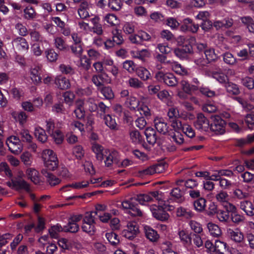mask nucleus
<instances>
[{
	"instance_id": "f257e3e1",
	"label": "nucleus",
	"mask_w": 254,
	"mask_h": 254,
	"mask_svg": "<svg viewBox=\"0 0 254 254\" xmlns=\"http://www.w3.org/2000/svg\"><path fill=\"white\" fill-rule=\"evenodd\" d=\"M158 201V205L156 204L150 206V209L153 216L158 220L165 221L169 218V214L166 212V209H171L169 207V200L167 199L162 198V194L160 195V199H156Z\"/></svg>"
},
{
	"instance_id": "f03ea898",
	"label": "nucleus",
	"mask_w": 254,
	"mask_h": 254,
	"mask_svg": "<svg viewBox=\"0 0 254 254\" xmlns=\"http://www.w3.org/2000/svg\"><path fill=\"white\" fill-rule=\"evenodd\" d=\"M42 157L45 167L50 171L56 170L59 166V160L55 152L52 150H44Z\"/></svg>"
},
{
	"instance_id": "7ed1b4c3",
	"label": "nucleus",
	"mask_w": 254,
	"mask_h": 254,
	"mask_svg": "<svg viewBox=\"0 0 254 254\" xmlns=\"http://www.w3.org/2000/svg\"><path fill=\"white\" fill-rule=\"evenodd\" d=\"M171 127L174 131L170 130L169 136L171 141L176 142L179 145L183 144L184 142L183 135L181 134V131L184 127V124L177 119H173L171 122Z\"/></svg>"
},
{
	"instance_id": "20e7f679",
	"label": "nucleus",
	"mask_w": 254,
	"mask_h": 254,
	"mask_svg": "<svg viewBox=\"0 0 254 254\" xmlns=\"http://www.w3.org/2000/svg\"><path fill=\"white\" fill-rule=\"evenodd\" d=\"M235 100L241 105L244 111L251 112L246 116L245 122L250 129H254V107L240 97H235Z\"/></svg>"
},
{
	"instance_id": "39448f33",
	"label": "nucleus",
	"mask_w": 254,
	"mask_h": 254,
	"mask_svg": "<svg viewBox=\"0 0 254 254\" xmlns=\"http://www.w3.org/2000/svg\"><path fill=\"white\" fill-rule=\"evenodd\" d=\"M118 207H122L127 213L133 216H140L142 215L141 211L138 208L135 198H130L123 201Z\"/></svg>"
},
{
	"instance_id": "423d86ee",
	"label": "nucleus",
	"mask_w": 254,
	"mask_h": 254,
	"mask_svg": "<svg viewBox=\"0 0 254 254\" xmlns=\"http://www.w3.org/2000/svg\"><path fill=\"white\" fill-rule=\"evenodd\" d=\"M118 207H122L127 213L133 216H140L142 215L141 211L138 208L135 198H130L123 201Z\"/></svg>"
},
{
	"instance_id": "0eeeda50",
	"label": "nucleus",
	"mask_w": 254,
	"mask_h": 254,
	"mask_svg": "<svg viewBox=\"0 0 254 254\" xmlns=\"http://www.w3.org/2000/svg\"><path fill=\"white\" fill-rule=\"evenodd\" d=\"M24 174L22 171L19 172L18 176L14 179H11L10 181L7 182V185L11 188L19 190H24L27 191H30L29 184L22 179Z\"/></svg>"
},
{
	"instance_id": "6e6552de",
	"label": "nucleus",
	"mask_w": 254,
	"mask_h": 254,
	"mask_svg": "<svg viewBox=\"0 0 254 254\" xmlns=\"http://www.w3.org/2000/svg\"><path fill=\"white\" fill-rule=\"evenodd\" d=\"M6 143L9 150L14 154H19L23 149V145L20 139L16 136L9 137L6 141Z\"/></svg>"
},
{
	"instance_id": "1a4fd4ad",
	"label": "nucleus",
	"mask_w": 254,
	"mask_h": 254,
	"mask_svg": "<svg viewBox=\"0 0 254 254\" xmlns=\"http://www.w3.org/2000/svg\"><path fill=\"white\" fill-rule=\"evenodd\" d=\"M212 122L210 124L209 130L217 134H223L225 132V121L218 116L212 117Z\"/></svg>"
},
{
	"instance_id": "9d476101",
	"label": "nucleus",
	"mask_w": 254,
	"mask_h": 254,
	"mask_svg": "<svg viewBox=\"0 0 254 254\" xmlns=\"http://www.w3.org/2000/svg\"><path fill=\"white\" fill-rule=\"evenodd\" d=\"M161 193L159 191H152L148 194H140L135 198L136 202L138 201L141 205H146L148 202L160 199Z\"/></svg>"
},
{
	"instance_id": "9b49d317",
	"label": "nucleus",
	"mask_w": 254,
	"mask_h": 254,
	"mask_svg": "<svg viewBox=\"0 0 254 254\" xmlns=\"http://www.w3.org/2000/svg\"><path fill=\"white\" fill-rule=\"evenodd\" d=\"M195 127L201 131H208L210 129V122L202 114H198L196 120L194 123Z\"/></svg>"
},
{
	"instance_id": "f8f14e48",
	"label": "nucleus",
	"mask_w": 254,
	"mask_h": 254,
	"mask_svg": "<svg viewBox=\"0 0 254 254\" xmlns=\"http://www.w3.org/2000/svg\"><path fill=\"white\" fill-rule=\"evenodd\" d=\"M139 228L137 223L135 221L128 222L127 228L124 230L123 235L127 239L131 240L134 238L138 233Z\"/></svg>"
},
{
	"instance_id": "ddd939ff",
	"label": "nucleus",
	"mask_w": 254,
	"mask_h": 254,
	"mask_svg": "<svg viewBox=\"0 0 254 254\" xmlns=\"http://www.w3.org/2000/svg\"><path fill=\"white\" fill-rule=\"evenodd\" d=\"M105 157V164L107 167L111 166L113 164L119 163V154L115 150H105L104 154Z\"/></svg>"
},
{
	"instance_id": "4468645a",
	"label": "nucleus",
	"mask_w": 254,
	"mask_h": 254,
	"mask_svg": "<svg viewBox=\"0 0 254 254\" xmlns=\"http://www.w3.org/2000/svg\"><path fill=\"white\" fill-rule=\"evenodd\" d=\"M164 170V167L161 164H156L141 169L138 171V174L140 177H143L148 175H151L155 173H160Z\"/></svg>"
},
{
	"instance_id": "2eb2a0df",
	"label": "nucleus",
	"mask_w": 254,
	"mask_h": 254,
	"mask_svg": "<svg viewBox=\"0 0 254 254\" xmlns=\"http://www.w3.org/2000/svg\"><path fill=\"white\" fill-rule=\"evenodd\" d=\"M13 48L20 52H27L29 49V44L25 38L17 37L12 41Z\"/></svg>"
},
{
	"instance_id": "dca6fc26",
	"label": "nucleus",
	"mask_w": 254,
	"mask_h": 254,
	"mask_svg": "<svg viewBox=\"0 0 254 254\" xmlns=\"http://www.w3.org/2000/svg\"><path fill=\"white\" fill-rule=\"evenodd\" d=\"M30 77L32 82L38 84L41 82V68L39 65H33L31 67L29 71Z\"/></svg>"
},
{
	"instance_id": "f3484780",
	"label": "nucleus",
	"mask_w": 254,
	"mask_h": 254,
	"mask_svg": "<svg viewBox=\"0 0 254 254\" xmlns=\"http://www.w3.org/2000/svg\"><path fill=\"white\" fill-rule=\"evenodd\" d=\"M228 234L231 240L235 243H241L244 240V235L239 229L228 230Z\"/></svg>"
},
{
	"instance_id": "a211bd4d",
	"label": "nucleus",
	"mask_w": 254,
	"mask_h": 254,
	"mask_svg": "<svg viewBox=\"0 0 254 254\" xmlns=\"http://www.w3.org/2000/svg\"><path fill=\"white\" fill-rule=\"evenodd\" d=\"M168 64L172 68V69L177 74L185 75L188 74V71L187 68L179 64L178 62L174 61H168L167 62Z\"/></svg>"
},
{
	"instance_id": "6ab92c4d",
	"label": "nucleus",
	"mask_w": 254,
	"mask_h": 254,
	"mask_svg": "<svg viewBox=\"0 0 254 254\" xmlns=\"http://www.w3.org/2000/svg\"><path fill=\"white\" fill-rule=\"evenodd\" d=\"M154 126L156 130L163 134L168 133L169 135L170 130H168V126L162 118H156L154 120Z\"/></svg>"
},
{
	"instance_id": "aec40b11",
	"label": "nucleus",
	"mask_w": 254,
	"mask_h": 254,
	"mask_svg": "<svg viewBox=\"0 0 254 254\" xmlns=\"http://www.w3.org/2000/svg\"><path fill=\"white\" fill-rule=\"evenodd\" d=\"M192 51V47L190 45H186L181 48H177L174 50L175 55L181 60L188 58V55Z\"/></svg>"
},
{
	"instance_id": "412c9836",
	"label": "nucleus",
	"mask_w": 254,
	"mask_h": 254,
	"mask_svg": "<svg viewBox=\"0 0 254 254\" xmlns=\"http://www.w3.org/2000/svg\"><path fill=\"white\" fill-rule=\"evenodd\" d=\"M176 215L178 217L190 219L194 216V213L189 208L180 206L177 208Z\"/></svg>"
},
{
	"instance_id": "4be33fe9",
	"label": "nucleus",
	"mask_w": 254,
	"mask_h": 254,
	"mask_svg": "<svg viewBox=\"0 0 254 254\" xmlns=\"http://www.w3.org/2000/svg\"><path fill=\"white\" fill-rule=\"evenodd\" d=\"M41 173L46 178L47 181L51 186H55L59 184L61 182L59 178H58L52 173L48 172L47 169H42Z\"/></svg>"
},
{
	"instance_id": "5701e85b",
	"label": "nucleus",
	"mask_w": 254,
	"mask_h": 254,
	"mask_svg": "<svg viewBox=\"0 0 254 254\" xmlns=\"http://www.w3.org/2000/svg\"><path fill=\"white\" fill-rule=\"evenodd\" d=\"M89 185V182L88 181H82L81 182H77L65 185L61 189V190L67 191L69 190V188H73L74 189H82L86 188Z\"/></svg>"
},
{
	"instance_id": "b1692460",
	"label": "nucleus",
	"mask_w": 254,
	"mask_h": 254,
	"mask_svg": "<svg viewBox=\"0 0 254 254\" xmlns=\"http://www.w3.org/2000/svg\"><path fill=\"white\" fill-rule=\"evenodd\" d=\"M55 83L61 89H67L70 87L69 80L61 75H58L55 77Z\"/></svg>"
},
{
	"instance_id": "393cba45",
	"label": "nucleus",
	"mask_w": 254,
	"mask_h": 254,
	"mask_svg": "<svg viewBox=\"0 0 254 254\" xmlns=\"http://www.w3.org/2000/svg\"><path fill=\"white\" fill-rule=\"evenodd\" d=\"M25 175L28 179L30 180L35 184L40 183L38 172L34 168H28L25 171Z\"/></svg>"
},
{
	"instance_id": "a878e982",
	"label": "nucleus",
	"mask_w": 254,
	"mask_h": 254,
	"mask_svg": "<svg viewBox=\"0 0 254 254\" xmlns=\"http://www.w3.org/2000/svg\"><path fill=\"white\" fill-rule=\"evenodd\" d=\"M240 207L248 216L254 215V207L252 202L249 200H243L240 203Z\"/></svg>"
},
{
	"instance_id": "bb28decb",
	"label": "nucleus",
	"mask_w": 254,
	"mask_h": 254,
	"mask_svg": "<svg viewBox=\"0 0 254 254\" xmlns=\"http://www.w3.org/2000/svg\"><path fill=\"white\" fill-rule=\"evenodd\" d=\"M144 230L146 238L152 242H157L159 238V235L157 231L153 229L151 227L148 226H145Z\"/></svg>"
},
{
	"instance_id": "cd10ccee",
	"label": "nucleus",
	"mask_w": 254,
	"mask_h": 254,
	"mask_svg": "<svg viewBox=\"0 0 254 254\" xmlns=\"http://www.w3.org/2000/svg\"><path fill=\"white\" fill-rule=\"evenodd\" d=\"M180 85L182 90L188 94H191L198 89V86L190 85L188 81L185 79L181 81Z\"/></svg>"
},
{
	"instance_id": "c85d7f7f",
	"label": "nucleus",
	"mask_w": 254,
	"mask_h": 254,
	"mask_svg": "<svg viewBox=\"0 0 254 254\" xmlns=\"http://www.w3.org/2000/svg\"><path fill=\"white\" fill-rule=\"evenodd\" d=\"M92 150L96 154L98 160L102 161L104 159V148L102 146L97 143H93L92 145Z\"/></svg>"
},
{
	"instance_id": "c756f323",
	"label": "nucleus",
	"mask_w": 254,
	"mask_h": 254,
	"mask_svg": "<svg viewBox=\"0 0 254 254\" xmlns=\"http://www.w3.org/2000/svg\"><path fill=\"white\" fill-rule=\"evenodd\" d=\"M233 24V21L231 18H226L223 20H216L214 23V26L216 29H219L221 28H229L232 26Z\"/></svg>"
},
{
	"instance_id": "7c9ffc66",
	"label": "nucleus",
	"mask_w": 254,
	"mask_h": 254,
	"mask_svg": "<svg viewBox=\"0 0 254 254\" xmlns=\"http://www.w3.org/2000/svg\"><path fill=\"white\" fill-rule=\"evenodd\" d=\"M214 249L213 254H224L225 251L228 250V247L226 243L219 240L215 241Z\"/></svg>"
},
{
	"instance_id": "2f4dec72",
	"label": "nucleus",
	"mask_w": 254,
	"mask_h": 254,
	"mask_svg": "<svg viewBox=\"0 0 254 254\" xmlns=\"http://www.w3.org/2000/svg\"><path fill=\"white\" fill-rule=\"evenodd\" d=\"M102 118L103 119L105 124L111 129L116 130L118 129V125L116 120L109 114L104 115Z\"/></svg>"
},
{
	"instance_id": "473e14b6",
	"label": "nucleus",
	"mask_w": 254,
	"mask_h": 254,
	"mask_svg": "<svg viewBox=\"0 0 254 254\" xmlns=\"http://www.w3.org/2000/svg\"><path fill=\"white\" fill-rule=\"evenodd\" d=\"M178 235L181 242L185 245L189 246L191 244V239L188 232L185 230H180Z\"/></svg>"
},
{
	"instance_id": "72a5a7b5",
	"label": "nucleus",
	"mask_w": 254,
	"mask_h": 254,
	"mask_svg": "<svg viewBox=\"0 0 254 254\" xmlns=\"http://www.w3.org/2000/svg\"><path fill=\"white\" fill-rule=\"evenodd\" d=\"M172 246L173 245L171 242L168 241L163 242L160 246L162 254H179L178 253L173 251Z\"/></svg>"
},
{
	"instance_id": "f704fd0d",
	"label": "nucleus",
	"mask_w": 254,
	"mask_h": 254,
	"mask_svg": "<svg viewBox=\"0 0 254 254\" xmlns=\"http://www.w3.org/2000/svg\"><path fill=\"white\" fill-rule=\"evenodd\" d=\"M34 135L37 140L42 143L45 142L48 138L45 130L39 127L35 128Z\"/></svg>"
},
{
	"instance_id": "c9c22d12",
	"label": "nucleus",
	"mask_w": 254,
	"mask_h": 254,
	"mask_svg": "<svg viewBox=\"0 0 254 254\" xmlns=\"http://www.w3.org/2000/svg\"><path fill=\"white\" fill-rule=\"evenodd\" d=\"M211 76L215 79L221 84L225 85L228 81V78L227 76L225 75L220 70L218 71H213L211 73Z\"/></svg>"
},
{
	"instance_id": "e433bc0d",
	"label": "nucleus",
	"mask_w": 254,
	"mask_h": 254,
	"mask_svg": "<svg viewBox=\"0 0 254 254\" xmlns=\"http://www.w3.org/2000/svg\"><path fill=\"white\" fill-rule=\"evenodd\" d=\"M207 228L211 236L218 237L221 235V230L219 227L211 222L207 224Z\"/></svg>"
},
{
	"instance_id": "4c0bfd02",
	"label": "nucleus",
	"mask_w": 254,
	"mask_h": 254,
	"mask_svg": "<svg viewBox=\"0 0 254 254\" xmlns=\"http://www.w3.org/2000/svg\"><path fill=\"white\" fill-rule=\"evenodd\" d=\"M130 139L134 144H141L143 141V136L137 130H132L129 133Z\"/></svg>"
},
{
	"instance_id": "58836bf2",
	"label": "nucleus",
	"mask_w": 254,
	"mask_h": 254,
	"mask_svg": "<svg viewBox=\"0 0 254 254\" xmlns=\"http://www.w3.org/2000/svg\"><path fill=\"white\" fill-rule=\"evenodd\" d=\"M105 24H108L109 26H115L119 23L117 16L113 14H107L103 18Z\"/></svg>"
},
{
	"instance_id": "ea45409f",
	"label": "nucleus",
	"mask_w": 254,
	"mask_h": 254,
	"mask_svg": "<svg viewBox=\"0 0 254 254\" xmlns=\"http://www.w3.org/2000/svg\"><path fill=\"white\" fill-rule=\"evenodd\" d=\"M216 200L220 203L222 206L230 200V197L226 191L224 190L220 191L216 195Z\"/></svg>"
},
{
	"instance_id": "a19ab883",
	"label": "nucleus",
	"mask_w": 254,
	"mask_h": 254,
	"mask_svg": "<svg viewBox=\"0 0 254 254\" xmlns=\"http://www.w3.org/2000/svg\"><path fill=\"white\" fill-rule=\"evenodd\" d=\"M79 17L82 19H86L90 17L88 10V4L87 2H82L78 10Z\"/></svg>"
},
{
	"instance_id": "79ce46f5",
	"label": "nucleus",
	"mask_w": 254,
	"mask_h": 254,
	"mask_svg": "<svg viewBox=\"0 0 254 254\" xmlns=\"http://www.w3.org/2000/svg\"><path fill=\"white\" fill-rule=\"evenodd\" d=\"M126 104L131 110H136L139 106V102L136 97L130 96L127 98Z\"/></svg>"
},
{
	"instance_id": "37998d69",
	"label": "nucleus",
	"mask_w": 254,
	"mask_h": 254,
	"mask_svg": "<svg viewBox=\"0 0 254 254\" xmlns=\"http://www.w3.org/2000/svg\"><path fill=\"white\" fill-rule=\"evenodd\" d=\"M18 137L21 141L26 142L32 141L33 137L29 131L26 129H22L18 133Z\"/></svg>"
},
{
	"instance_id": "c03bdc74",
	"label": "nucleus",
	"mask_w": 254,
	"mask_h": 254,
	"mask_svg": "<svg viewBox=\"0 0 254 254\" xmlns=\"http://www.w3.org/2000/svg\"><path fill=\"white\" fill-rule=\"evenodd\" d=\"M126 83L129 86L135 89L141 88L143 87V83L135 77L129 78Z\"/></svg>"
},
{
	"instance_id": "a18cd8bd",
	"label": "nucleus",
	"mask_w": 254,
	"mask_h": 254,
	"mask_svg": "<svg viewBox=\"0 0 254 254\" xmlns=\"http://www.w3.org/2000/svg\"><path fill=\"white\" fill-rule=\"evenodd\" d=\"M151 52L147 49H142L132 53V56L137 59L143 60L150 57Z\"/></svg>"
},
{
	"instance_id": "49530a36",
	"label": "nucleus",
	"mask_w": 254,
	"mask_h": 254,
	"mask_svg": "<svg viewBox=\"0 0 254 254\" xmlns=\"http://www.w3.org/2000/svg\"><path fill=\"white\" fill-rule=\"evenodd\" d=\"M12 117L21 125H23L26 121L27 116L23 112H14L12 113Z\"/></svg>"
},
{
	"instance_id": "de8ad7c7",
	"label": "nucleus",
	"mask_w": 254,
	"mask_h": 254,
	"mask_svg": "<svg viewBox=\"0 0 254 254\" xmlns=\"http://www.w3.org/2000/svg\"><path fill=\"white\" fill-rule=\"evenodd\" d=\"M99 90L106 99H112L114 97V94L109 86L101 87Z\"/></svg>"
},
{
	"instance_id": "09e8293b",
	"label": "nucleus",
	"mask_w": 254,
	"mask_h": 254,
	"mask_svg": "<svg viewBox=\"0 0 254 254\" xmlns=\"http://www.w3.org/2000/svg\"><path fill=\"white\" fill-rule=\"evenodd\" d=\"M30 36L31 40L33 42H37L38 43L43 44L44 43H47V40H43V37L40 35L39 32L32 30L30 32Z\"/></svg>"
},
{
	"instance_id": "8fccbe9b",
	"label": "nucleus",
	"mask_w": 254,
	"mask_h": 254,
	"mask_svg": "<svg viewBox=\"0 0 254 254\" xmlns=\"http://www.w3.org/2000/svg\"><path fill=\"white\" fill-rule=\"evenodd\" d=\"M241 21L247 25L249 32L254 33V20L249 16H246L242 17Z\"/></svg>"
},
{
	"instance_id": "3c124183",
	"label": "nucleus",
	"mask_w": 254,
	"mask_h": 254,
	"mask_svg": "<svg viewBox=\"0 0 254 254\" xmlns=\"http://www.w3.org/2000/svg\"><path fill=\"white\" fill-rule=\"evenodd\" d=\"M136 74L138 77L143 80H148L151 75L150 72L145 68L140 67L136 70Z\"/></svg>"
},
{
	"instance_id": "603ef678",
	"label": "nucleus",
	"mask_w": 254,
	"mask_h": 254,
	"mask_svg": "<svg viewBox=\"0 0 254 254\" xmlns=\"http://www.w3.org/2000/svg\"><path fill=\"white\" fill-rule=\"evenodd\" d=\"M72 154L78 160H81L84 155V150L80 145L75 146L72 149Z\"/></svg>"
},
{
	"instance_id": "864d4df0",
	"label": "nucleus",
	"mask_w": 254,
	"mask_h": 254,
	"mask_svg": "<svg viewBox=\"0 0 254 254\" xmlns=\"http://www.w3.org/2000/svg\"><path fill=\"white\" fill-rule=\"evenodd\" d=\"M194 209L199 212H202L205 210L206 207V200L200 197L195 200L193 203Z\"/></svg>"
},
{
	"instance_id": "5fc2aeb1",
	"label": "nucleus",
	"mask_w": 254,
	"mask_h": 254,
	"mask_svg": "<svg viewBox=\"0 0 254 254\" xmlns=\"http://www.w3.org/2000/svg\"><path fill=\"white\" fill-rule=\"evenodd\" d=\"M165 77L163 82L168 86H175L178 84V81L173 74L167 73Z\"/></svg>"
},
{
	"instance_id": "6e6d98bb",
	"label": "nucleus",
	"mask_w": 254,
	"mask_h": 254,
	"mask_svg": "<svg viewBox=\"0 0 254 254\" xmlns=\"http://www.w3.org/2000/svg\"><path fill=\"white\" fill-rule=\"evenodd\" d=\"M64 102L69 106L73 104L74 99L75 98V95L73 92L70 91H67L64 93L63 95Z\"/></svg>"
},
{
	"instance_id": "4d7b16f0",
	"label": "nucleus",
	"mask_w": 254,
	"mask_h": 254,
	"mask_svg": "<svg viewBox=\"0 0 254 254\" xmlns=\"http://www.w3.org/2000/svg\"><path fill=\"white\" fill-rule=\"evenodd\" d=\"M227 91L230 94L233 95H238L240 93V90L237 85L228 82V81L225 85Z\"/></svg>"
},
{
	"instance_id": "13d9d810",
	"label": "nucleus",
	"mask_w": 254,
	"mask_h": 254,
	"mask_svg": "<svg viewBox=\"0 0 254 254\" xmlns=\"http://www.w3.org/2000/svg\"><path fill=\"white\" fill-rule=\"evenodd\" d=\"M20 158L25 165L30 166L32 165L33 162L32 156L29 152L26 151L23 153L21 155Z\"/></svg>"
},
{
	"instance_id": "bf43d9fd",
	"label": "nucleus",
	"mask_w": 254,
	"mask_h": 254,
	"mask_svg": "<svg viewBox=\"0 0 254 254\" xmlns=\"http://www.w3.org/2000/svg\"><path fill=\"white\" fill-rule=\"evenodd\" d=\"M223 60L225 63L230 65H234L238 62V60L229 52L225 53L224 54Z\"/></svg>"
},
{
	"instance_id": "052dcab7",
	"label": "nucleus",
	"mask_w": 254,
	"mask_h": 254,
	"mask_svg": "<svg viewBox=\"0 0 254 254\" xmlns=\"http://www.w3.org/2000/svg\"><path fill=\"white\" fill-rule=\"evenodd\" d=\"M204 54L206 59L210 62L216 60L218 56L215 53L214 49L211 48H208L204 51Z\"/></svg>"
},
{
	"instance_id": "680f3d73",
	"label": "nucleus",
	"mask_w": 254,
	"mask_h": 254,
	"mask_svg": "<svg viewBox=\"0 0 254 254\" xmlns=\"http://www.w3.org/2000/svg\"><path fill=\"white\" fill-rule=\"evenodd\" d=\"M54 141L57 144H61L64 140V135L59 129H55V131L50 134Z\"/></svg>"
},
{
	"instance_id": "e2e57ef3",
	"label": "nucleus",
	"mask_w": 254,
	"mask_h": 254,
	"mask_svg": "<svg viewBox=\"0 0 254 254\" xmlns=\"http://www.w3.org/2000/svg\"><path fill=\"white\" fill-rule=\"evenodd\" d=\"M106 237L112 245H116L120 242L118 235L112 232L107 233Z\"/></svg>"
},
{
	"instance_id": "0e129e2a",
	"label": "nucleus",
	"mask_w": 254,
	"mask_h": 254,
	"mask_svg": "<svg viewBox=\"0 0 254 254\" xmlns=\"http://www.w3.org/2000/svg\"><path fill=\"white\" fill-rule=\"evenodd\" d=\"M47 60L50 62H56L58 58V54L53 49H47L45 51Z\"/></svg>"
},
{
	"instance_id": "69168bd1",
	"label": "nucleus",
	"mask_w": 254,
	"mask_h": 254,
	"mask_svg": "<svg viewBox=\"0 0 254 254\" xmlns=\"http://www.w3.org/2000/svg\"><path fill=\"white\" fill-rule=\"evenodd\" d=\"M189 225L194 233L200 234L202 232L203 229L199 223L194 220H190L189 222Z\"/></svg>"
},
{
	"instance_id": "338daca9",
	"label": "nucleus",
	"mask_w": 254,
	"mask_h": 254,
	"mask_svg": "<svg viewBox=\"0 0 254 254\" xmlns=\"http://www.w3.org/2000/svg\"><path fill=\"white\" fill-rule=\"evenodd\" d=\"M86 109L89 111L95 112L98 109L97 104L95 103V100L93 98H89L86 101Z\"/></svg>"
},
{
	"instance_id": "774afa93",
	"label": "nucleus",
	"mask_w": 254,
	"mask_h": 254,
	"mask_svg": "<svg viewBox=\"0 0 254 254\" xmlns=\"http://www.w3.org/2000/svg\"><path fill=\"white\" fill-rule=\"evenodd\" d=\"M171 196L175 200L177 201L178 202H180L182 201V196L183 192L178 188L174 189L170 193Z\"/></svg>"
}]
</instances>
